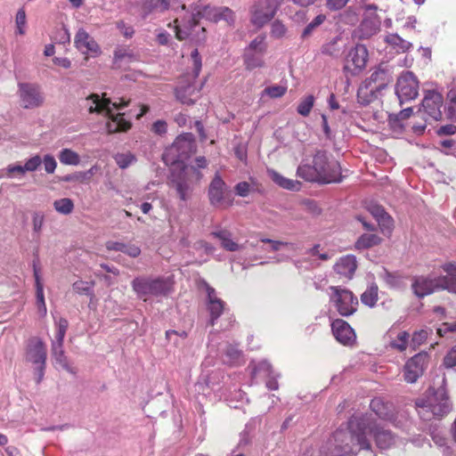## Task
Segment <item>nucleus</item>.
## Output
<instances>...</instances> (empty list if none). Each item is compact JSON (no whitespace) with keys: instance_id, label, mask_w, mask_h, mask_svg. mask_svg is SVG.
<instances>
[{"instance_id":"nucleus-53","label":"nucleus","mask_w":456,"mask_h":456,"mask_svg":"<svg viewBox=\"0 0 456 456\" xmlns=\"http://www.w3.org/2000/svg\"><path fill=\"white\" fill-rule=\"evenodd\" d=\"M428 338V331L425 330H420L415 331L411 337V346L413 349H416L419 346L422 345L426 339Z\"/></svg>"},{"instance_id":"nucleus-62","label":"nucleus","mask_w":456,"mask_h":456,"mask_svg":"<svg viewBox=\"0 0 456 456\" xmlns=\"http://www.w3.org/2000/svg\"><path fill=\"white\" fill-rule=\"evenodd\" d=\"M348 1L349 0H326V5L331 11H338L346 6Z\"/></svg>"},{"instance_id":"nucleus-23","label":"nucleus","mask_w":456,"mask_h":456,"mask_svg":"<svg viewBox=\"0 0 456 456\" xmlns=\"http://www.w3.org/2000/svg\"><path fill=\"white\" fill-rule=\"evenodd\" d=\"M335 338L345 346H350L355 341V333L351 326L344 320L337 319L331 323Z\"/></svg>"},{"instance_id":"nucleus-11","label":"nucleus","mask_w":456,"mask_h":456,"mask_svg":"<svg viewBox=\"0 0 456 456\" xmlns=\"http://www.w3.org/2000/svg\"><path fill=\"white\" fill-rule=\"evenodd\" d=\"M267 50L265 36L259 35L255 37L245 48L243 53V62L247 69L252 70L257 68H263L265 65V54Z\"/></svg>"},{"instance_id":"nucleus-51","label":"nucleus","mask_w":456,"mask_h":456,"mask_svg":"<svg viewBox=\"0 0 456 456\" xmlns=\"http://www.w3.org/2000/svg\"><path fill=\"white\" fill-rule=\"evenodd\" d=\"M42 165L47 174H53L57 167V161L55 158L51 154H45L41 158Z\"/></svg>"},{"instance_id":"nucleus-61","label":"nucleus","mask_w":456,"mask_h":456,"mask_svg":"<svg viewBox=\"0 0 456 456\" xmlns=\"http://www.w3.org/2000/svg\"><path fill=\"white\" fill-rule=\"evenodd\" d=\"M250 191V185L247 182H240L235 186V192L240 197H246Z\"/></svg>"},{"instance_id":"nucleus-31","label":"nucleus","mask_w":456,"mask_h":456,"mask_svg":"<svg viewBox=\"0 0 456 456\" xmlns=\"http://www.w3.org/2000/svg\"><path fill=\"white\" fill-rule=\"evenodd\" d=\"M370 407L375 415H377L380 419H393L392 405L384 403L380 398H374L371 400Z\"/></svg>"},{"instance_id":"nucleus-6","label":"nucleus","mask_w":456,"mask_h":456,"mask_svg":"<svg viewBox=\"0 0 456 456\" xmlns=\"http://www.w3.org/2000/svg\"><path fill=\"white\" fill-rule=\"evenodd\" d=\"M297 175L308 182L320 183H339L342 180L341 167L334 159H330L324 151L314 156L313 165L302 164L297 167Z\"/></svg>"},{"instance_id":"nucleus-39","label":"nucleus","mask_w":456,"mask_h":456,"mask_svg":"<svg viewBox=\"0 0 456 456\" xmlns=\"http://www.w3.org/2000/svg\"><path fill=\"white\" fill-rule=\"evenodd\" d=\"M361 301L363 305L373 307L378 301V286L376 284H370L362 294Z\"/></svg>"},{"instance_id":"nucleus-56","label":"nucleus","mask_w":456,"mask_h":456,"mask_svg":"<svg viewBox=\"0 0 456 456\" xmlns=\"http://www.w3.org/2000/svg\"><path fill=\"white\" fill-rule=\"evenodd\" d=\"M444 366L447 369L456 367V346H452L444 357Z\"/></svg>"},{"instance_id":"nucleus-45","label":"nucleus","mask_w":456,"mask_h":456,"mask_svg":"<svg viewBox=\"0 0 456 456\" xmlns=\"http://www.w3.org/2000/svg\"><path fill=\"white\" fill-rule=\"evenodd\" d=\"M448 115L450 118H456V82L452 83L447 93Z\"/></svg>"},{"instance_id":"nucleus-8","label":"nucleus","mask_w":456,"mask_h":456,"mask_svg":"<svg viewBox=\"0 0 456 456\" xmlns=\"http://www.w3.org/2000/svg\"><path fill=\"white\" fill-rule=\"evenodd\" d=\"M131 285L137 297L145 302L151 297H165L172 290L170 279L165 277L138 276Z\"/></svg>"},{"instance_id":"nucleus-37","label":"nucleus","mask_w":456,"mask_h":456,"mask_svg":"<svg viewBox=\"0 0 456 456\" xmlns=\"http://www.w3.org/2000/svg\"><path fill=\"white\" fill-rule=\"evenodd\" d=\"M35 279H36V288H37V305L38 314L40 316H45L46 314V305L45 302V297H44V289L43 285L40 281L39 275L37 272L35 270Z\"/></svg>"},{"instance_id":"nucleus-64","label":"nucleus","mask_w":456,"mask_h":456,"mask_svg":"<svg viewBox=\"0 0 456 456\" xmlns=\"http://www.w3.org/2000/svg\"><path fill=\"white\" fill-rule=\"evenodd\" d=\"M438 134L441 135H451L456 133V126L454 125H445L441 126L438 131Z\"/></svg>"},{"instance_id":"nucleus-16","label":"nucleus","mask_w":456,"mask_h":456,"mask_svg":"<svg viewBox=\"0 0 456 456\" xmlns=\"http://www.w3.org/2000/svg\"><path fill=\"white\" fill-rule=\"evenodd\" d=\"M395 94L401 103L414 100L418 96L419 82L412 72H404L398 77Z\"/></svg>"},{"instance_id":"nucleus-49","label":"nucleus","mask_w":456,"mask_h":456,"mask_svg":"<svg viewBox=\"0 0 456 456\" xmlns=\"http://www.w3.org/2000/svg\"><path fill=\"white\" fill-rule=\"evenodd\" d=\"M5 172L8 178H20L26 174L24 165L19 163L8 165Z\"/></svg>"},{"instance_id":"nucleus-34","label":"nucleus","mask_w":456,"mask_h":456,"mask_svg":"<svg viewBox=\"0 0 456 456\" xmlns=\"http://www.w3.org/2000/svg\"><path fill=\"white\" fill-rule=\"evenodd\" d=\"M170 6L169 0H144L142 4L143 18H146L151 12L157 11L164 12Z\"/></svg>"},{"instance_id":"nucleus-24","label":"nucleus","mask_w":456,"mask_h":456,"mask_svg":"<svg viewBox=\"0 0 456 456\" xmlns=\"http://www.w3.org/2000/svg\"><path fill=\"white\" fill-rule=\"evenodd\" d=\"M206 291L208 294V310L210 314V324L215 325L216 321L220 317L224 309V303L221 300L216 293L215 289L208 284H205Z\"/></svg>"},{"instance_id":"nucleus-21","label":"nucleus","mask_w":456,"mask_h":456,"mask_svg":"<svg viewBox=\"0 0 456 456\" xmlns=\"http://www.w3.org/2000/svg\"><path fill=\"white\" fill-rule=\"evenodd\" d=\"M74 44L83 54L96 57L101 53L97 42L84 28H79L76 33Z\"/></svg>"},{"instance_id":"nucleus-28","label":"nucleus","mask_w":456,"mask_h":456,"mask_svg":"<svg viewBox=\"0 0 456 456\" xmlns=\"http://www.w3.org/2000/svg\"><path fill=\"white\" fill-rule=\"evenodd\" d=\"M441 269L445 274L441 273V282L443 289L456 293V265L453 264H445Z\"/></svg>"},{"instance_id":"nucleus-27","label":"nucleus","mask_w":456,"mask_h":456,"mask_svg":"<svg viewBox=\"0 0 456 456\" xmlns=\"http://www.w3.org/2000/svg\"><path fill=\"white\" fill-rule=\"evenodd\" d=\"M369 211L379 223L382 232L389 233L393 227V220L384 208L379 205L374 204L369 207Z\"/></svg>"},{"instance_id":"nucleus-7","label":"nucleus","mask_w":456,"mask_h":456,"mask_svg":"<svg viewBox=\"0 0 456 456\" xmlns=\"http://www.w3.org/2000/svg\"><path fill=\"white\" fill-rule=\"evenodd\" d=\"M416 409L424 420L442 418L452 410V403L444 387L436 390L428 389L425 395L416 401Z\"/></svg>"},{"instance_id":"nucleus-9","label":"nucleus","mask_w":456,"mask_h":456,"mask_svg":"<svg viewBox=\"0 0 456 456\" xmlns=\"http://www.w3.org/2000/svg\"><path fill=\"white\" fill-rule=\"evenodd\" d=\"M47 351L44 341L38 337L30 338L25 348V361L35 369L37 382H40L45 374Z\"/></svg>"},{"instance_id":"nucleus-20","label":"nucleus","mask_w":456,"mask_h":456,"mask_svg":"<svg viewBox=\"0 0 456 456\" xmlns=\"http://www.w3.org/2000/svg\"><path fill=\"white\" fill-rule=\"evenodd\" d=\"M368 56L369 53L365 45H355L346 55L345 69L352 75L359 74L365 69Z\"/></svg>"},{"instance_id":"nucleus-15","label":"nucleus","mask_w":456,"mask_h":456,"mask_svg":"<svg viewBox=\"0 0 456 456\" xmlns=\"http://www.w3.org/2000/svg\"><path fill=\"white\" fill-rule=\"evenodd\" d=\"M18 95L24 109H36L43 105L45 97L38 85L33 83H18Z\"/></svg>"},{"instance_id":"nucleus-36","label":"nucleus","mask_w":456,"mask_h":456,"mask_svg":"<svg viewBox=\"0 0 456 456\" xmlns=\"http://www.w3.org/2000/svg\"><path fill=\"white\" fill-rule=\"evenodd\" d=\"M199 91H196L191 85L179 86L175 89V96L177 100L183 104H192L195 102V98L192 96L197 97Z\"/></svg>"},{"instance_id":"nucleus-40","label":"nucleus","mask_w":456,"mask_h":456,"mask_svg":"<svg viewBox=\"0 0 456 456\" xmlns=\"http://www.w3.org/2000/svg\"><path fill=\"white\" fill-rule=\"evenodd\" d=\"M56 333L54 338L52 340V344L63 345L64 337L68 330V321L64 318L55 319Z\"/></svg>"},{"instance_id":"nucleus-3","label":"nucleus","mask_w":456,"mask_h":456,"mask_svg":"<svg viewBox=\"0 0 456 456\" xmlns=\"http://www.w3.org/2000/svg\"><path fill=\"white\" fill-rule=\"evenodd\" d=\"M183 15H179L168 27L173 28L175 37L180 40L191 39L196 43L203 42L206 38L205 28L199 26L200 16L210 21L218 22L226 21L232 25L235 21L234 12L227 6H210L207 5L197 13L190 12L186 10L184 4L181 6Z\"/></svg>"},{"instance_id":"nucleus-59","label":"nucleus","mask_w":456,"mask_h":456,"mask_svg":"<svg viewBox=\"0 0 456 456\" xmlns=\"http://www.w3.org/2000/svg\"><path fill=\"white\" fill-rule=\"evenodd\" d=\"M432 438H433L434 443L437 446L443 448L444 456H447L450 452V448L447 446V439L444 436H442L438 433L433 434Z\"/></svg>"},{"instance_id":"nucleus-12","label":"nucleus","mask_w":456,"mask_h":456,"mask_svg":"<svg viewBox=\"0 0 456 456\" xmlns=\"http://www.w3.org/2000/svg\"><path fill=\"white\" fill-rule=\"evenodd\" d=\"M390 80L389 73L385 69L378 68L372 72L370 78L359 87L357 92L358 102L362 104H368L374 91L382 88Z\"/></svg>"},{"instance_id":"nucleus-57","label":"nucleus","mask_w":456,"mask_h":456,"mask_svg":"<svg viewBox=\"0 0 456 456\" xmlns=\"http://www.w3.org/2000/svg\"><path fill=\"white\" fill-rule=\"evenodd\" d=\"M191 58L193 63V77L196 78L201 69V58L197 49L191 52Z\"/></svg>"},{"instance_id":"nucleus-2","label":"nucleus","mask_w":456,"mask_h":456,"mask_svg":"<svg viewBox=\"0 0 456 456\" xmlns=\"http://www.w3.org/2000/svg\"><path fill=\"white\" fill-rule=\"evenodd\" d=\"M195 150L194 137L191 134L179 135L171 146L166 149L162 159L171 166V185L175 188L179 197L186 200L191 184L201 178L200 172L193 167L184 165V161Z\"/></svg>"},{"instance_id":"nucleus-5","label":"nucleus","mask_w":456,"mask_h":456,"mask_svg":"<svg viewBox=\"0 0 456 456\" xmlns=\"http://www.w3.org/2000/svg\"><path fill=\"white\" fill-rule=\"evenodd\" d=\"M128 105V101L119 99L118 102H112L106 98L105 94L100 96L93 94L85 100V107L90 113H99L108 117L106 129L109 134L127 131L131 127L130 121L124 118V113L114 114L113 110L120 111Z\"/></svg>"},{"instance_id":"nucleus-38","label":"nucleus","mask_w":456,"mask_h":456,"mask_svg":"<svg viewBox=\"0 0 456 456\" xmlns=\"http://www.w3.org/2000/svg\"><path fill=\"white\" fill-rule=\"evenodd\" d=\"M59 159L63 165L77 166L80 163L79 155L70 149H62L59 152Z\"/></svg>"},{"instance_id":"nucleus-58","label":"nucleus","mask_w":456,"mask_h":456,"mask_svg":"<svg viewBox=\"0 0 456 456\" xmlns=\"http://www.w3.org/2000/svg\"><path fill=\"white\" fill-rule=\"evenodd\" d=\"M116 26L120 33L126 38H131L134 34L133 27L126 24L124 20L117 21Z\"/></svg>"},{"instance_id":"nucleus-55","label":"nucleus","mask_w":456,"mask_h":456,"mask_svg":"<svg viewBox=\"0 0 456 456\" xmlns=\"http://www.w3.org/2000/svg\"><path fill=\"white\" fill-rule=\"evenodd\" d=\"M359 10L356 7H348L343 13V20L349 24H354L358 20Z\"/></svg>"},{"instance_id":"nucleus-32","label":"nucleus","mask_w":456,"mask_h":456,"mask_svg":"<svg viewBox=\"0 0 456 456\" xmlns=\"http://www.w3.org/2000/svg\"><path fill=\"white\" fill-rule=\"evenodd\" d=\"M388 335L391 338V347L397 349L400 352H403L406 350L408 345H411L409 341L410 335L407 331L400 330L396 332L394 330H390Z\"/></svg>"},{"instance_id":"nucleus-54","label":"nucleus","mask_w":456,"mask_h":456,"mask_svg":"<svg viewBox=\"0 0 456 456\" xmlns=\"http://www.w3.org/2000/svg\"><path fill=\"white\" fill-rule=\"evenodd\" d=\"M41 165V157L39 155H34L25 161L24 168L26 172H34L37 171Z\"/></svg>"},{"instance_id":"nucleus-41","label":"nucleus","mask_w":456,"mask_h":456,"mask_svg":"<svg viewBox=\"0 0 456 456\" xmlns=\"http://www.w3.org/2000/svg\"><path fill=\"white\" fill-rule=\"evenodd\" d=\"M381 239L375 234H363L355 243L357 249H364L379 244Z\"/></svg>"},{"instance_id":"nucleus-60","label":"nucleus","mask_w":456,"mask_h":456,"mask_svg":"<svg viewBox=\"0 0 456 456\" xmlns=\"http://www.w3.org/2000/svg\"><path fill=\"white\" fill-rule=\"evenodd\" d=\"M123 253L131 257H137L141 254V248L135 244H125Z\"/></svg>"},{"instance_id":"nucleus-35","label":"nucleus","mask_w":456,"mask_h":456,"mask_svg":"<svg viewBox=\"0 0 456 456\" xmlns=\"http://www.w3.org/2000/svg\"><path fill=\"white\" fill-rule=\"evenodd\" d=\"M73 290L80 295H86L90 297V308H95L94 303V295L93 292L94 282L93 281H77L72 285Z\"/></svg>"},{"instance_id":"nucleus-48","label":"nucleus","mask_w":456,"mask_h":456,"mask_svg":"<svg viewBox=\"0 0 456 456\" xmlns=\"http://www.w3.org/2000/svg\"><path fill=\"white\" fill-rule=\"evenodd\" d=\"M314 103V98L313 95H308L302 99L297 106V112L303 117H306L310 114Z\"/></svg>"},{"instance_id":"nucleus-52","label":"nucleus","mask_w":456,"mask_h":456,"mask_svg":"<svg viewBox=\"0 0 456 456\" xmlns=\"http://www.w3.org/2000/svg\"><path fill=\"white\" fill-rule=\"evenodd\" d=\"M287 28L280 20H274L271 26V36L275 38H281L285 36Z\"/></svg>"},{"instance_id":"nucleus-46","label":"nucleus","mask_w":456,"mask_h":456,"mask_svg":"<svg viewBox=\"0 0 456 456\" xmlns=\"http://www.w3.org/2000/svg\"><path fill=\"white\" fill-rule=\"evenodd\" d=\"M224 360L229 364H238L240 362L241 351L237 348L236 346L229 345L225 349Z\"/></svg>"},{"instance_id":"nucleus-30","label":"nucleus","mask_w":456,"mask_h":456,"mask_svg":"<svg viewBox=\"0 0 456 456\" xmlns=\"http://www.w3.org/2000/svg\"><path fill=\"white\" fill-rule=\"evenodd\" d=\"M267 175L270 179L282 189L289 191H299L300 183L292 179H289L279 174L273 169H267Z\"/></svg>"},{"instance_id":"nucleus-43","label":"nucleus","mask_w":456,"mask_h":456,"mask_svg":"<svg viewBox=\"0 0 456 456\" xmlns=\"http://www.w3.org/2000/svg\"><path fill=\"white\" fill-rule=\"evenodd\" d=\"M53 208L56 212L61 215H69L74 209V203L69 198H62L54 200Z\"/></svg>"},{"instance_id":"nucleus-22","label":"nucleus","mask_w":456,"mask_h":456,"mask_svg":"<svg viewBox=\"0 0 456 456\" xmlns=\"http://www.w3.org/2000/svg\"><path fill=\"white\" fill-rule=\"evenodd\" d=\"M252 369V379H256L258 377L266 379V387L269 390L278 389L277 377L272 370L271 364L267 361H261L257 364L255 362L250 363Z\"/></svg>"},{"instance_id":"nucleus-14","label":"nucleus","mask_w":456,"mask_h":456,"mask_svg":"<svg viewBox=\"0 0 456 456\" xmlns=\"http://www.w3.org/2000/svg\"><path fill=\"white\" fill-rule=\"evenodd\" d=\"M411 289L414 295L422 298L436 290H444L441 282V272L435 271L428 275H416L411 279Z\"/></svg>"},{"instance_id":"nucleus-19","label":"nucleus","mask_w":456,"mask_h":456,"mask_svg":"<svg viewBox=\"0 0 456 456\" xmlns=\"http://www.w3.org/2000/svg\"><path fill=\"white\" fill-rule=\"evenodd\" d=\"M428 362L426 353H419L410 358L404 364L403 372V379L407 383H415L422 376Z\"/></svg>"},{"instance_id":"nucleus-4","label":"nucleus","mask_w":456,"mask_h":456,"mask_svg":"<svg viewBox=\"0 0 456 456\" xmlns=\"http://www.w3.org/2000/svg\"><path fill=\"white\" fill-rule=\"evenodd\" d=\"M213 235L221 241L224 249L231 252H238L239 259L243 262H252L261 258L262 252L285 251L289 255L282 257H277L275 261L280 262L289 258L297 250V246L293 243L281 240H273L266 238H260L256 241L247 240L245 243H239L234 240L230 232L223 230L213 232Z\"/></svg>"},{"instance_id":"nucleus-10","label":"nucleus","mask_w":456,"mask_h":456,"mask_svg":"<svg viewBox=\"0 0 456 456\" xmlns=\"http://www.w3.org/2000/svg\"><path fill=\"white\" fill-rule=\"evenodd\" d=\"M330 302L342 316H349L357 311L358 298L352 291L340 286L330 287Z\"/></svg>"},{"instance_id":"nucleus-47","label":"nucleus","mask_w":456,"mask_h":456,"mask_svg":"<svg viewBox=\"0 0 456 456\" xmlns=\"http://www.w3.org/2000/svg\"><path fill=\"white\" fill-rule=\"evenodd\" d=\"M45 214L42 211H35L32 214V230L33 233L39 236L45 223Z\"/></svg>"},{"instance_id":"nucleus-25","label":"nucleus","mask_w":456,"mask_h":456,"mask_svg":"<svg viewBox=\"0 0 456 456\" xmlns=\"http://www.w3.org/2000/svg\"><path fill=\"white\" fill-rule=\"evenodd\" d=\"M227 186L218 174H216L212 180L208 194L209 200L212 205H221L224 201V194L226 192Z\"/></svg>"},{"instance_id":"nucleus-1","label":"nucleus","mask_w":456,"mask_h":456,"mask_svg":"<svg viewBox=\"0 0 456 456\" xmlns=\"http://www.w3.org/2000/svg\"><path fill=\"white\" fill-rule=\"evenodd\" d=\"M370 437H373L380 449L389 448L395 442L392 433L386 429L373 418L372 414L354 415L348 421L346 430H338L334 433L331 445L334 447L330 456H348L354 452L357 446L359 450H365L370 456Z\"/></svg>"},{"instance_id":"nucleus-18","label":"nucleus","mask_w":456,"mask_h":456,"mask_svg":"<svg viewBox=\"0 0 456 456\" xmlns=\"http://www.w3.org/2000/svg\"><path fill=\"white\" fill-rule=\"evenodd\" d=\"M444 106V97L437 89L427 90L424 93L422 100V108L424 113L432 120L438 121L442 118V108Z\"/></svg>"},{"instance_id":"nucleus-63","label":"nucleus","mask_w":456,"mask_h":456,"mask_svg":"<svg viewBox=\"0 0 456 456\" xmlns=\"http://www.w3.org/2000/svg\"><path fill=\"white\" fill-rule=\"evenodd\" d=\"M97 167L95 166L92 167L90 169L85 172H79L76 175L77 180L80 181H88L91 177L95 174Z\"/></svg>"},{"instance_id":"nucleus-13","label":"nucleus","mask_w":456,"mask_h":456,"mask_svg":"<svg viewBox=\"0 0 456 456\" xmlns=\"http://www.w3.org/2000/svg\"><path fill=\"white\" fill-rule=\"evenodd\" d=\"M363 17L360 25L354 31L355 37L360 39H369L380 30L381 20L377 13L378 6L375 4H365L363 7Z\"/></svg>"},{"instance_id":"nucleus-26","label":"nucleus","mask_w":456,"mask_h":456,"mask_svg":"<svg viewBox=\"0 0 456 456\" xmlns=\"http://www.w3.org/2000/svg\"><path fill=\"white\" fill-rule=\"evenodd\" d=\"M357 268L356 257L346 255L340 257L334 265L335 272L340 276L351 279Z\"/></svg>"},{"instance_id":"nucleus-29","label":"nucleus","mask_w":456,"mask_h":456,"mask_svg":"<svg viewBox=\"0 0 456 456\" xmlns=\"http://www.w3.org/2000/svg\"><path fill=\"white\" fill-rule=\"evenodd\" d=\"M384 42L396 53H406L412 47V44L411 42L403 39L396 33H389L386 35Z\"/></svg>"},{"instance_id":"nucleus-33","label":"nucleus","mask_w":456,"mask_h":456,"mask_svg":"<svg viewBox=\"0 0 456 456\" xmlns=\"http://www.w3.org/2000/svg\"><path fill=\"white\" fill-rule=\"evenodd\" d=\"M51 352L55 364H58L61 368L70 373H75L73 368L69 364L68 358L63 350V345L51 344Z\"/></svg>"},{"instance_id":"nucleus-44","label":"nucleus","mask_w":456,"mask_h":456,"mask_svg":"<svg viewBox=\"0 0 456 456\" xmlns=\"http://www.w3.org/2000/svg\"><path fill=\"white\" fill-rule=\"evenodd\" d=\"M114 159L117 165L122 169L128 167L136 161L135 156L129 151L117 153L114 156Z\"/></svg>"},{"instance_id":"nucleus-17","label":"nucleus","mask_w":456,"mask_h":456,"mask_svg":"<svg viewBox=\"0 0 456 456\" xmlns=\"http://www.w3.org/2000/svg\"><path fill=\"white\" fill-rule=\"evenodd\" d=\"M281 4L279 0H260L254 7L251 22L262 28L274 17Z\"/></svg>"},{"instance_id":"nucleus-50","label":"nucleus","mask_w":456,"mask_h":456,"mask_svg":"<svg viewBox=\"0 0 456 456\" xmlns=\"http://www.w3.org/2000/svg\"><path fill=\"white\" fill-rule=\"evenodd\" d=\"M326 20V16L323 14L317 15L303 30L302 37H309L313 31L319 27Z\"/></svg>"},{"instance_id":"nucleus-42","label":"nucleus","mask_w":456,"mask_h":456,"mask_svg":"<svg viewBox=\"0 0 456 456\" xmlns=\"http://www.w3.org/2000/svg\"><path fill=\"white\" fill-rule=\"evenodd\" d=\"M287 92V86L285 85H273L265 87L261 93V97L268 96L269 98L275 99L282 97Z\"/></svg>"}]
</instances>
